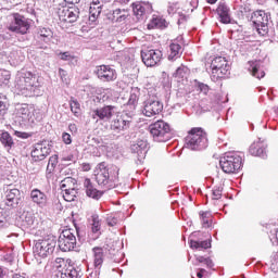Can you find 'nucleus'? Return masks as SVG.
Segmentation results:
<instances>
[{"label":"nucleus","mask_w":278,"mask_h":278,"mask_svg":"<svg viewBox=\"0 0 278 278\" xmlns=\"http://www.w3.org/2000/svg\"><path fill=\"white\" fill-rule=\"evenodd\" d=\"M42 78L37 74L22 70L15 76V90L22 97H40Z\"/></svg>","instance_id":"obj_1"},{"label":"nucleus","mask_w":278,"mask_h":278,"mask_svg":"<svg viewBox=\"0 0 278 278\" xmlns=\"http://www.w3.org/2000/svg\"><path fill=\"white\" fill-rule=\"evenodd\" d=\"M119 168L116 165H108L105 162L99 163L96 170V181L98 186L112 190L118 181Z\"/></svg>","instance_id":"obj_2"},{"label":"nucleus","mask_w":278,"mask_h":278,"mask_svg":"<svg viewBox=\"0 0 278 278\" xmlns=\"http://www.w3.org/2000/svg\"><path fill=\"white\" fill-rule=\"evenodd\" d=\"M185 147L190 151H203L207 149V134L203 128H192L185 138Z\"/></svg>","instance_id":"obj_3"},{"label":"nucleus","mask_w":278,"mask_h":278,"mask_svg":"<svg viewBox=\"0 0 278 278\" xmlns=\"http://www.w3.org/2000/svg\"><path fill=\"white\" fill-rule=\"evenodd\" d=\"M219 166L227 175L238 173L242 168V156L238 152H228L220 157Z\"/></svg>","instance_id":"obj_4"},{"label":"nucleus","mask_w":278,"mask_h":278,"mask_svg":"<svg viewBox=\"0 0 278 278\" xmlns=\"http://www.w3.org/2000/svg\"><path fill=\"white\" fill-rule=\"evenodd\" d=\"M149 129L155 142H168L173 138L170 125L162 119L151 124Z\"/></svg>","instance_id":"obj_5"},{"label":"nucleus","mask_w":278,"mask_h":278,"mask_svg":"<svg viewBox=\"0 0 278 278\" xmlns=\"http://www.w3.org/2000/svg\"><path fill=\"white\" fill-rule=\"evenodd\" d=\"M58 241L55 237H49L47 239H39L36 241L33 251L35 257H49L55 251Z\"/></svg>","instance_id":"obj_6"},{"label":"nucleus","mask_w":278,"mask_h":278,"mask_svg":"<svg viewBox=\"0 0 278 278\" xmlns=\"http://www.w3.org/2000/svg\"><path fill=\"white\" fill-rule=\"evenodd\" d=\"M251 22L253 23L256 31L261 36H266L270 29V14L264 11H255L251 16Z\"/></svg>","instance_id":"obj_7"},{"label":"nucleus","mask_w":278,"mask_h":278,"mask_svg":"<svg viewBox=\"0 0 278 278\" xmlns=\"http://www.w3.org/2000/svg\"><path fill=\"white\" fill-rule=\"evenodd\" d=\"M77 247V237H75L74 229H65L59 236V249L63 253H68V251H74Z\"/></svg>","instance_id":"obj_8"},{"label":"nucleus","mask_w":278,"mask_h":278,"mask_svg":"<svg viewBox=\"0 0 278 278\" xmlns=\"http://www.w3.org/2000/svg\"><path fill=\"white\" fill-rule=\"evenodd\" d=\"M213 81H218V79L225 77L229 73V62L224 56H217L211 62Z\"/></svg>","instance_id":"obj_9"},{"label":"nucleus","mask_w":278,"mask_h":278,"mask_svg":"<svg viewBox=\"0 0 278 278\" xmlns=\"http://www.w3.org/2000/svg\"><path fill=\"white\" fill-rule=\"evenodd\" d=\"M35 40L36 47L38 49H43L46 51L45 55H49L51 53V49L46 45H49V42L53 40V30H51L49 27H39L37 29Z\"/></svg>","instance_id":"obj_10"},{"label":"nucleus","mask_w":278,"mask_h":278,"mask_svg":"<svg viewBox=\"0 0 278 278\" xmlns=\"http://www.w3.org/2000/svg\"><path fill=\"white\" fill-rule=\"evenodd\" d=\"M162 110H164V104L160 101V98L152 96L143 102L142 114L151 118V116H157Z\"/></svg>","instance_id":"obj_11"},{"label":"nucleus","mask_w":278,"mask_h":278,"mask_svg":"<svg viewBox=\"0 0 278 278\" xmlns=\"http://www.w3.org/2000/svg\"><path fill=\"white\" fill-rule=\"evenodd\" d=\"M29 27L30 24L27 17L18 13H14L12 15L11 23L9 24L10 31H14L15 34H27V31H29Z\"/></svg>","instance_id":"obj_12"},{"label":"nucleus","mask_w":278,"mask_h":278,"mask_svg":"<svg viewBox=\"0 0 278 278\" xmlns=\"http://www.w3.org/2000/svg\"><path fill=\"white\" fill-rule=\"evenodd\" d=\"M51 143L47 141L35 143L30 152L33 162H42V160H47V157L51 155Z\"/></svg>","instance_id":"obj_13"},{"label":"nucleus","mask_w":278,"mask_h":278,"mask_svg":"<svg viewBox=\"0 0 278 278\" xmlns=\"http://www.w3.org/2000/svg\"><path fill=\"white\" fill-rule=\"evenodd\" d=\"M162 52L159 49H143L141 50V60L146 66H156L162 61Z\"/></svg>","instance_id":"obj_14"},{"label":"nucleus","mask_w":278,"mask_h":278,"mask_svg":"<svg viewBox=\"0 0 278 278\" xmlns=\"http://www.w3.org/2000/svg\"><path fill=\"white\" fill-rule=\"evenodd\" d=\"M59 18L62 23H76L79 18V8L72 4L71 7H63L58 11Z\"/></svg>","instance_id":"obj_15"},{"label":"nucleus","mask_w":278,"mask_h":278,"mask_svg":"<svg viewBox=\"0 0 278 278\" xmlns=\"http://www.w3.org/2000/svg\"><path fill=\"white\" fill-rule=\"evenodd\" d=\"M131 121H134V113L131 112L123 113L119 117H117L112 122L111 129L117 132L125 131V129H129L131 125Z\"/></svg>","instance_id":"obj_16"},{"label":"nucleus","mask_w":278,"mask_h":278,"mask_svg":"<svg viewBox=\"0 0 278 278\" xmlns=\"http://www.w3.org/2000/svg\"><path fill=\"white\" fill-rule=\"evenodd\" d=\"M184 54V37H178L169 45L167 60L169 62H177Z\"/></svg>","instance_id":"obj_17"},{"label":"nucleus","mask_w":278,"mask_h":278,"mask_svg":"<svg viewBox=\"0 0 278 278\" xmlns=\"http://www.w3.org/2000/svg\"><path fill=\"white\" fill-rule=\"evenodd\" d=\"M94 73L101 81H116V70L110 65H99L96 67Z\"/></svg>","instance_id":"obj_18"},{"label":"nucleus","mask_w":278,"mask_h":278,"mask_svg":"<svg viewBox=\"0 0 278 278\" xmlns=\"http://www.w3.org/2000/svg\"><path fill=\"white\" fill-rule=\"evenodd\" d=\"M149 143L147 140L139 139L135 143L131 144L130 151L131 153H135L139 164H142V161L144 157H147V151H148Z\"/></svg>","instance_id":"obj_19"},{"label":"nucleus","mask_w":278,"mask_h":278,"mask_svg":"<svg viewBox=\"0 0 278 278\" xmlns=\"http://www.w3.org/2000/svg\"><path fill=\"white\" fill-rule=\"evenodd\" d=\"M5 205H8V207H18V203H21V190L8 187L5 191Z\"/></svg>","instance_id":"obj_20"},{"label":"nucleus","mask_w":278,"mask_h":278,"mask_svg":"<svg viewBox=\"0 0 278 278\" xmlns=\"http://www.w3.org/2000/svg\"><path fill=\"white\" fill-rule=\"evenodd\" d=\"M131 8L135 16H144V14L153 12V7L149 2H135Z\"/></svg>","instance_id":"obj_21"},{"label":"nucleus","mask_w":278,"mask_h":278,"mask_svg":"<svg viewBox=\"0 0 278 278\" xmlns=\"http://www.w3.org/2000/svg\"><path fill=\"white\" fill-rule=\"evenodd\" d=\"M18 222L24 229H30V227L35 228L38 225V220L36 216L31 212H24L20 217Z\"/></svg>","instance_id":"obj_22"},{"label":"nucleus","mask_w":278,"mask_h":278,"mask_svg":"<svg viewBox=\"0 0 278 278\" xmlns=\"http://www.w3.org/2000/svg\"><path fill=\"white\" fill-rule=\"evenodd\" d=\"M30 199L33 203L38 205V207H47V203H49V198H47V194L39 189H33L30 191Z\"/></svg>","instance_id":"obj_23"},{"label":"nucleus","mask_w":278,"mask_h":278,"mask_svg":"<svg viewBox=\"0 0 278 278\" xmlns=\"http://www.w3.org/2000/svg\"><path fill=\"white\" fill-rule=\"evenodd\" d=\"M116 106L114 105H106L93 111V117L97 116L100 121H110L112 116H114V111Z\"/></svg>","instance_id":"obj_24"},{"label":"nucleus","mask_w":278,"mask_h":278,"mask_svg":"<svg viewBox=\"0 0 278 278\" xmlns=\"http://www.w3.org/2000/svg\"><path fill=\"white\" fill-rule=\"evenodd\" d=\"M84 188L87 197H89L90 199H94L96 201H99V199L103 197V192L94 188V185H92V181L90 180V178H86L84 180Z\"/></svg>","instance_id":"obj_25"},{"label":"nucleus","mask_w":278,"mask_h":278,"mask_svg":"<svg viewBox=\"0 0 278 278\" xmlns=\"http://www.w3.org/2000/svg\"><path fill=\"white\" fill-rule=\"evenodd\" d=\"M90 235L91 240H99L101 238V219L99 218V215L93 214L91 216V223H90Z\"/></svg>","instance_id":"obj_26"},{"label":"nucleus","mask_w":278,"mask_h":278,"mask_svg":"<svg viewBox=\"0 0 278 278\" xmlns=\"http://www.w3.org/2000/svg\"><path fill=\"white\" fill-rule=\"evenodd\" d=\"M139 99H140V88L132 87L130 90V97H129L128 103L126 105V108L130 110L129 112H131V114H134V112L136 111Z\"/></svg>","instance_id":"obj_27"},{"label":"nucleus","mask_w":278,"mask_h":278,"mask_svg":"<svg viewBox=\"0 0 278 278\" xmlns=\"http://www.w3.org/2000/svg\"><path fill=\"white\" fill-rule=\"evenodd\" d=\"M249 152L254 155L255 157H262L263 160H266V147H264V143L262 141L254 142L250 146Z\"/></svg>","instance_id":"obj_28"},{"label":"nucleus","mask_w":278,"mask_h":278,"mask_svg":"<svg viewBox=\"0 0 278 278\" xmlns=\"http://www.w3.org/2000/svg\"><path fill=\"white\" fill-rule=\"evenodd\" d=\"M249 64V71L253 77H256V79H262L266 76V73L262 68V61H250Z\"/></svg>","instance_id":"obj_29"},{"label":"nucleus","mask_w":278,"mask_h":278,"mask_svg":"<svg viewBox=\"0 0 278 278\" xmlns=\"http://www.w3.org/2000/svg\"><path fill=\"white\" fill-rule=\"evenodd\" d=\"M31 116V112L29 111V105L21 104L15 109V118H21L22 123H27Z\"/></svg>","instance_id":"obj_30"},{"label":"nucleus","mask_w":278,"mask_h":278,"mask_svg":"<svg viewBox=\"0 0 278 278\" xmlns=\"http://www.w3.org/2000/svg\"><path fill=\"white\" fill-rule=\"evenodd\" d=\"M92 255H93V266L96 268H100L103 266V262L105 260V252H103V248L94 247L92 248Z\"/></svg>","instance_id":"obj_31"},{"label":"nucleus","mask_w":278,"mask_h":278,"mask_svg":"<svg viewBox=\"0 0 278 278\" xmlns=\"http://www.w3.org/2000/svg\"><path fill=\"white\" fill-rule=\"evenodd\" d=\"M217 14L224 24L231 23V17L229 16V8L225 3H219L217 7Z\"/></svg>","instance_id":"obj_32"},{"label":"nucleus","mask_w":278,"mask_h":278,"mask_svg":"<svg viewBox=\"0 0 278 278\" xmlns=\"http://www.w3.org/2000/svg\"><path fill=\"white\" fill-rule=\"evenodd\" d=\"M0 142L4 149H12V147H14L12 135L5 130L0 131Z\"/></svg>","instance_id":"obj_33"},{"label":"nucleus","mask_w":278,"mask_h":278,"mask_svg":"<svg viewBox=\"0 0 278 278\" xmlns=\"http://www.w3.org/2000/svg\"><path fill=\"white\" fill-rule=\"evenodd\" d=\"M102 10L103 7H101V4H96L92 0L89 8V21H91V23H94V21H97V18H99V16L101 15Z\"/></svg>","instance_id":"obj_34"},{"label":"nucleus","mask_w":278,"mask_h":278,"mask_svg":"<svg viewBox=\"0 0 278 278\" xmlns=\"http://www.w3.org/2000/svg\"><path fill=\"white\" fill-rule=\"evenodd\" d=\"M11 77H12V74H10V71L0 70V87L8 88V86H10Z\"/></svg>","instance_id":"obj_35"},{"label":"nucleus","mask_w":278,"mask_h":278,"mask_svg":"<svg viewBox=\"0 0 278 278\" xmlns=\"http://www.w3.org/2000/svg\"><path fill=\"white\" fill-rule=\"evenodd\" d=\"M212 247V243H210L207 240L204 241H197V240H190V248L195 249L197 251H203V249H210Z\"/></svg>","instance_id":"obj_36"},{"label":"nucleus","mask_w":278,"mask_h":278,"mask_svg":"<svg viewBox=\"0 0 278 278\" xmlns=\"http://www.w3.org/2000/svg\"><path fill=\"white\" fill-rule=\"evenodd\" d=\"M8 110H10V100H8L5 94L0 93V115L5 116Z\"/></svg>","instance_id":"obj_37"},{"label":"nucleus","mask_w":278,"mask_h":278,"mask_svg":"<svg viewBox=\"0 0 278 278\" xmlns=\"http://www.w3.org/2000/svg\"><path fill=\"white\" fill-rule=\"evenodd\" d=\"M62 192L64 201H67L68 203L77 199V187L72 189H63Z\"/></svg>","instance_id":"obj_38"},{"label":"nucleus","mask_w":278,"mask_h":278,"mask_svg":"<svg viewBox=\"0 0 278 278\" xmlns=\"http://www.w3.org/2000/svg\"><path fill=\"white\" fill-rule=\"evenodd\" d=\"M77 188V180L73 177H66L61 181V190Z\"/></svg>","instance_id":"obj_39"},{"label":"nucleus","mask_w":278,"mask_h":278,"mask_svg":"<svg viewBox=\"0 0 278 278\" xmlns=\"http://www.w3.org/2000/svg\"><path fill=\"white\" fill-rule=\"evenodd\" d=\"M200 218L202 220V227L205 229L212 226V214L210 212H200Z\"/></svg>","instance_id":"obj_40"},{"label":"nucleus","mask_w":278,"mask_h":278,"mask_svg":"<svg viewBox=\"0 0 278 278\" xmlns=\"http://www.w3.org/2000/svg\"><path fill=\"white\" fill-rule=\"evenodd\" d=\"M61 278H79V271L75 267L70 266L61 273Z\"/></svg>","instance_id":"obj_41"},{"label":"nucleus","mask_w":278,"mask_h":278,"mask_svg":"<svg viewBox=\"0 0 278 278\" xmlns=\"http://www.w3.org/2000/svg\"><path fill=\"white\" fill-rule=\"evenodd\" d=\"M123 11L121 9H116L113 11L112 16L110 17L113 23H123L125 18H127V15L122 14Z\"/></svg>","instance_id":"obj_42"},{"label":"nucleus","mask_w":278,"mask_h":278,"mask_svg":"<svg viewBox=\"0 0 278 278\" xmlns=\"http://www.w3.org/2000/svg\"><path fill=\"white\" fill-rule=\"evenodd\" d=\"M166 23V20H162L161 17H154L148 25L149 29H160L164 27V24Z\"/></svg>","instance_id":"obj_43"},{"label":"nucleus","mask_w":278,"mask_h":278,"mask_svg":"<svg viewBox=\"0 0 278 278\" xmlns=\"http://www.w3.org/2000/svg\"><path fill=\"white\" fill-rule=\"evenodd\" d=\"M222 198H223V186L214 188L212 191L213 201H218Z\"/></svg>","instance_id":"obj_44"},{"label":"nucleus","mask_w":278,"mask_h":278,"mask_svg":"<svg viewBox=\"0 0 278 278\" xmlns=\"http://www.w3.org/2000/svg\"><path fill=\"white\" fill-rule=\"evenodd\" d=\"M70 108L75 116H79L80 104L77 100H72L70 102Z\"/></svg>","instance_id":"obj_45"},{"label":"nucleus","mask_w":278,"mask_h":278,"mask_svg":"<svg viewBox=\"0 0 278 278\" xmlns=\"http://www.w3.org/2000/svg\"><path fill=\"white\" fill-rule=\"evenodd\" d=\"M195 87L200 90V92H203V94H207V92H210V86L198 80H195Z\"/></svg>","instance_id":"obj_46"},{"label":"nucleus","mask_w":278,"mask_h":278,"mask_svg":"<svg viewBox=\"0 0 278 278\" xmlns=\"http://www.w3.org/2000/svg\"><path fill=\"white\" fill-rule=\"evenodd\" d=\"M8 225V216L5 215V211L0 208V227H5Z\"/></svg>","instance_id":"obj_47"},{"label":"nucleus","mask_w":278,"mask_h":278,"mask_svg":"<svg viewBox=\"0 0 278 278\" xmlns=\"http://www.w3.org/2000/svg\"><path fill=\"white\" fill-rule=\"evenodd\" d=\"M186 67H178L174 74L175 77H178V79H184L186 77Z\"/></svg>","instance_id":"obj_48"},{"label":"nucleus","mask_w":278,"mask_h":278,"mask_svg":"<svg viewBox=\"0 0 278 278\" xmlns=\"http://www.w3.org/2000/svg\"><path fill=\"white\" fill-rule=\"evenodd\" d=\"M106 225H109V227H116V225H118V218L116 216L106 217Z\"/></svg>","instance_id":"obj_49"},{"label":"nucleus","mask_w":278,"mask_h":278,"mask_svg":"<svg viewBox=\"0 0 278 278\" xmlns=\"http://www.w3.org/2000/svg\"><path fill=\"white\" fill-rule=\"evenodd\" d=\"M14 134L17 138H22L23 140H27V138H31V132H23V131L16 130Z\"/></svg>","instance_id":"obj_50"},{"label":"nucleus","mask_w":278,"mask_h":278,"mask_svg":"<svg viewBox=\"0 0 278 278\" xmlns=\"http://www.w3.org/2000/svg\"><path fill=\"white\" fill-rule=\"evenodd\" d=\"M62 140H63L64 144H71L73 142V138L71 137V134H68V132H63Z\"/></svg>","instance_id":"obj_51"},{"label":"nucleus","mask_w":278,"mask_h":278,"mask_svg":"<svg viewBox=\"0 0 278 278\" xmlns=\"http://www.w3.org/2000/svg\"><path fill=\"white\" fill-rule=\"evenodd\" d=\"M48 165L54 166V168L58 166V155L56 154L50 156V159L48 161Z\"/></svg>","instance_id":"obj_52"},{"label":"nucleus","mask_w":278,"mask_h":278,"mask_svg":"<svg viewBox=\"0 0 278 278\" xmlns=\"http://www.w3.org/2000/svg\"><path fill=\"white\" fill-rule=\"evenodd\" d=\"M105 249H108L110 255L116 256V255H118V253H121V252H118V249L112 248V247H110V244H106Z\"/></svg>","instance_id":"obj_53"},{"label":"nucleus","mask_w":278,"mask_h":278,"mask_svg":"<svg viewBox=\"0 0 278 278\" xmlns=\"http://www.w3.org/2000/svg\"><path fill=\"white\" fill-rule=\"evenodd\" d=\"M189 5H191V12H193L194 10H197V8H199V0H187Z\"/></svg>","instance_id":"obj_54"},{"label":"nucleus","mask_w":278,"mask_h":278,"mask_svg":"<svg viewBox=\"0 0 278 278\" xmlns=\"http://www.w3.org/2000/svg\"><path fill=\"white\" fill-rule=\"evenodd\" d=\"M59 75L62 79V81H66V76L68 75L65 70L59 68Z\"/></svg>","instance_id":"obj_55"},{"label":"nucleus","mask_w":278,"mask_h":278,"mask_svg":"<svg viewBox=\"0 0 278 278\" xmlns=\"http://www.w3.org/2000/svg\"><path fill=\"white\" fill-rule=\"evenodd\" d=\"M195 260H197L198 263H194V265H195V266H199V264H205V262H206L207 258H205V257H203V256H197V255H195Z\"/></svg>","instance_id":"obj_56"},{"label":"nucleus","mask_w":278,"mask_h":278,"mask_svg":"<svg viewBox=\"0 0 278 278\" xmlns=\"http://www.w3.org/2000/svg\"><path fill=\"white\" fill-rule=\"evenodd\" d=\"M96 5H100L103 8V5H105V3H110V1L112 0H93Z\"/></svg>","instance_id":"obj_57"},{"label":"nucleus","mask_w":278,"mask_h":278,"mask_svg":"<svg viewBox=\"0 0 278 278\" xmlns=\"http://www.w3.org/2000/svg\"><path fill=\"white\" fill-rule=\"evenodd\" d=\"M204 264L205 266H207V268H214V262H212L210 257H206V261Z\"/></svg>","instance_id":"obj_58"},{"label":"nucleus","mask_w":278,"mask_h":278,"mask_svg":"<svg viewBox=\"0 0 278 278\" xmlns=\"http://www.w3.org/2000/svg\"><path fill=\"white\" fill-rule=\"evenodd\" d=\"M68 129L72 134H77V125L75 124H70Z\"/></svg>","instance_id":"obj_59"},{"label":"nucleus","mask_w":278,"mask_h":278,"mask_svg":"<svg viewBox=\"0 0 278 278\" xmlns=\"http://www.w3.org/2000/svg\"><path fill=\"white\" fill-rule=\"evenodd\" d=\"M61 60H64V61L71 60V54L68 52H63L61 55Z\"/></svg>","instance_id":"obj_60"},{"label":"nucleus","mask_w":278,"mask_h":278,"mask_svg":"<svg viewBox=\"0 0 278 278\" xmlns=\"http://www.w3.org/2000/svg\"><path fill=\"white\" fill-rule=\"evenodd\" d=\"M54 170H55V167L53 165L48 164L46 173H48V175H51V173H53Z\"/></svg>","instance_id":"obj_61"},{"label":"nucleus","mask_w":278,"mask_h":278,"mask_svg":"<svg viewBox=\"0 0 278 278\" xmlns=\"http://www.w3.org/2000/svg\"><path fill=\"white\" fill-rule=\"evenodd\" d=\"M167 12H168V14H175V7L169 5V7L167 8Z\"/></svg>","instance_id":"obj_62"},{"label":"nucleus","mask_w":278,"mask_h":278,"mask_svg":"<svg viewBox=\"0 0 278 278\" xmlns=\"http://www.w3.org/2000/svg\"><path fill=\"white\" fill-rule=\"evenodd\" d=\"M66 3H71L72 5H75V3H79L81 0H64Z\"/></svg>","instance_id":"obj_63"},{"label":"nucleus","mask_w":278,"mask_h":278,"mask_svg":"<svg viewBox=\"0 0 278 278\" xmlns=\"http://www.w3.org/2000/svg\"><path fill=\"white\" fill-rule=\"evenodd\" d=\"M83 170H86V172L90 170V164L83 165Z\"/></svg>","instance_id":"obj_64"}]
</instances>
